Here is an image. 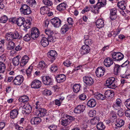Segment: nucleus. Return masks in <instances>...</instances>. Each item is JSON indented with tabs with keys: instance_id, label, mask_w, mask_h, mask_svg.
<instances>
[{
	"instance_id": "1",
	"label": "nucleus",
	"mask_w": 130,
	"mask_h": 130,
	"mask_svg": "<svg viewBox=\"0 0 130 130\" xmlns=\"http://www.w3.org/2000/svg\"><path fill=\"white\" fill-rule=\"evenodd\" d=\"M106 85L109 88L113 89L117 86V81L113 77L108 78L106 81Z\"/></svg>"
},
{
	"instance_id": "2",
	"label": "nucleus",
	"mask_w": 130,
	"mask_h": 130,
	"mask_svg": "<svg viewBox=\"0 0 130 130\" xmlns=\"http://www.w3.org/2000/svg\"><path fill=\"white\" fill-rule=\"evenodd\" d=\"M20 10L21 13L24 15L29 14L32 12L30 7L26 4H22Z\"/></svg>"
},
{
	"instance_id": "3",
	"label": "nucleus",
	"mask_w": 130,
	"mask_h": 130,
	"mask_svg": "<svg viewBox=\"0 0 130 130\" xmlns=\"http://www.w3.org/2000/svg\"><path fill=\"white\" fill-rule=\"evenodd\" d=\"M111 55L113 60L115 61H120L122 60L124 57L123 54L119 52H112Z\"/></svg>"
},
{
	"instance_id": "4",
	"label": "nucleus",
	"mask_w": 130,
	"mask_h": 130,
	"mask_svg": "<svg viewBox=\"0 0 130 130\" xmlns=\"http://www.w3.org/2000/svg\"><path fill=\"white\" fill-rule=\"evenodd\" d=\"M51 22L54 27L58 28L61 26L62 22L58 18L55 17L51 20Z\"/></svg>"
},
{
	"instance_id": "5",
	"label": "nucleus",
	"mask_w": 130,
	"mask_h": 130,
	"mask_svg": "<svg viewBox=\"0 0 130 130\" xmlns=\"http://www.w3.org/2000/svg\"><path fill=\"white\" fill-rule=\"evenodd\" d=\"M43 83L47 85H52L53 83V80L52 77L48 76H44L42 78Z\"/></svg>"
},
{
	"instance_id": "6",
	"label": "nucleus",
	"mask_w": 130,
	"mask_h": 130,
	"mask_svg": "<svg viewBox=\"0 0 130 130\" xmlns=\"http://www.w3.org/2000/svg\"><path fill=\"white\" fill-rule=\"evenodd\" d=\"M31 31V37L34 39H36L39 35V30L36 27L32 28Z\"/></svg>"
},
{
	"instance_id": "7",
	"label": "nucleus",
	"mask_w": 130,
	"mask_h": 130,
	"mask_svg": "<svg viewBox=\"0 0 130 130\" xmlns=\"http://www.w3.org/2000/svg\"><path fill=\"white\" fill-rule=\"evenodd\" d=\"M105 72V69L103 67H99L96 69L95 73L96 76L99 77H101L104 74Z\"/></svg>"
},
{
	"instance_id": "8",
	"label": "nucleus",
	"mask_w": 130,
	"mask_h": 130,
	"mask_svg": "<svg viewBox=\"0 0 130 130\" xmlns=\"http://www.w3.org/2000/svg\"><path fill=\"white\" fill-rule=\"evenodd\" d=\"M86 106L83 105H78L74 108V112L76 113H81L83 112L85 110Z\"/></svg>"
},
{
	"instance_id": "9",
	"label": "nucleus",
	"mask_w": 130,
	"mask_h": 130,
	"mask_svg": "<svg viewBox=\"0 0 130 130\" xmlns=\"http://www.w3.org/2000/svg\"><path fill=\"white\" fill-rule=\"evenodd\" d=\"M83 81L84 83L88 86L91 85L94 83L93 79L90 77L86 76L84 77Z\"/></svg>"
},
{
	"instance_id": "10",
	"label": "nucleus",
	"mask_w": 130,
	"mask_h": 130,
	"mask_svg": "<svg viewBox=\"0 0 130 130\" xmlns=\"http://www.w3.org/2000/svg\"><path fill=\"white\" fill-rule=\"evenodd\" d=\"M23 77L22 75L17 76L15 77L13 80L14 84L15 85H20L23 82Z\"/></svg>"
},
{
	"instance_id": "11",
	"label": "nucleus",
	"mask_w": 130,
	"mask_h": 130,
	"mask_svg": "<svg viewBox=\"0 0 130 130\" xmlns=\"http://www.w3.org/2000/svg\"><path fill=\"white\" fill-rule=\"evenodd\" d=\"M80 51L82 55L86 54L90 52V48L89 46L84 45L81 47Z\"/></svg>"
},
{
	"instance_id": "12",
	"label": "nucleus",
	"mask_w": 130,
	"mask_h": 130,
	"mask_svg": "<svg viewBox=\"0 0 130 130\" xmlns=\"http://www.w3.org/2000/svg\"><path fill=\"white\" fill-rule=\"evenodd\" d=\"M126 107L129 110H126L125 112V116L127 117H130V98L127 99L124 102Z\"/></svg>"
},
{
	"instance_id": "13",
	"label": "nucleus",
	"mask_w": 130,
	"mask_h": 130,
	"mask_svg": "<svg viewBox=\"0 0 130 130\" xmlns=\"http://www.w3.org/2000/svg\"><path fill=\"white\" fill-rule=\"evenodd\" d=\"M114 93L113 91L111 90H106L104 93L105 99L106 98L110 99L113 97L114 95Z\"/></svg>"
},
{
	"instance_id": "14",
	"label": "nucleus",
	"mask_w": 130,
	"mask_h": 130,
	"mask_svg": "<svg viewBox=\"0 0 130 130\" xmlns=\"http://www.w3.org/2000/svg\"><path fill=\"white\" fill-rule=\"evenodd\" d=\"M41 82L38 80L35 79L33 80L31 84V87L32 88L38 89L41 86Z\"/></svg>"
},
{
	"instance_id": "15",
	"label": "nucleus",
	"mask_w": 130,
	"mask_h": 130,
	"mask_svg": "<svg viewBox=\"0 0 130 130\" xmlns=\"http://www.w3.org/2000/svg\"><path fill=\"white\" fill-rule=\"evenodd\" d=\"M24 109L22 111V112L25 114L29 113L32 110V108L30 105L29 104L25 105L23 107Z\"/></svg>"
},
{
	"instance_id": "16",
	"label": "nucleus",
	"mask_w": 130,
	"mask_h": 130,
	"mask_svg": "<svg viewBox=\"0 0 130 130\" xmlns=\"http://www.w3.org/2000/svg\"><path fill=\"white\" fill-rule=\"evenodd\" d=\"M57 54L56 52L55 51L51 50L50 52H48L47 54L48 57L51 58V61H53L56 59V57Z\"/></svg>"
},
{
	"instance_id": "17",
	"label": "nucleus",
	"mask_w": 130,
	"mask_h": 130,
	"mask_svg": "<svg viewBox=\"0 0 130 130\" xmlns=\"http://www.w3.org/2000/svg\"><path fill=\"white\" fill-rule=\"evenodd\" d=\"M39 117H35L31 119V123L32 125H37L41 122V120Z\"/></svg>"
},
{
	"instance_id": "18",
	"label": "nucleus",
	"mask_w": 130,
	"mask_h": 130,
	"mask_svg": "<svg viewBox=\"0 0 130 130\" xmlns=\"http://www.w3.org/2000/svg\"><path fill=\"white\" fill-rule=\"evenodd\" d=\"M104 62V65L106 67H109L113 64V62L112 59L108 57L105 59Z\"/></svg>"
},
{
	"instance_id": "19",
	"label": "nucleus",
	"mask_w": 130,
	"mask_h": 130,
	"mask_svg": "<svg viewBox=\"0 0 130 130\" xmlns=\"http://www.w3.org/2000/svg\"><path fill=\"white\" fill-rule=\"evenodd\" d=\"M58 83L63 82L66 79V76L63 74L58 75L55 77Z\"/></svg>"
},
{
	"instance_id": "20",
	"label": "nucleus",
	"mask_w": 130,
	"mask_h": 130,
	"mask_svg": "<svg viewBox=\"0 0 130 130\" xmlns=\"http://www.w3.org/2000/svg\"><path fill=\"white\" fill-rule=\"evenodd\" d=\"M121 105V100L120 99H117L116 103L113 104V107L115 109L117 110L120 108Z\"/></svg>"
},
{
	"instance_id": "21",
	"label": "nucleus",
	"mask_w": 130,
	"mask_h": 130,
	"mask_svg": "<svg viewBox=\"0 0 130 130\" xmlns=\"http://www.w3.org/2000/svg\"><path fill=\"white\" fill-rule=\"evenodd\" d=\"M37 112L38 113L37 116L40 117L45 116L46 113V110L43 108H39L37 111Z\"/></svg>"
},
{
	"instance_id": "22",
	"label": "nucleus",
	"mask_w": 130,
	"mask_h": 130,
	"mask_svg": "<svg viewBox=\"0 0 130 130\" xmlns=\"http://www.w3.org/2000/svg\"><path fill=\"white\" fill-rule=\"evenodd\" d=\"M18 114V110L17 109H14L10 111V117L12 119L16 118Z\"/></svg>"
},
{
	"instance_id": "23",
	"label": "nucleus",
	"mask_w": 130,
	"mask_h": 130,
	"mask_svg": "<svg viewBox=\"0 0 130 130\" xmlns=\"http://www.w3.org/2000/svg\"><path fill=\"white\" fill-rule=\"evenodd\" d=\"M49 41L46 38L43 37L40 41L41 44L44 47L47 46L49 44Z\"/></svg>"
},
{
	"instance_id": "24",
	"label": "nucleus",
	"mask_w": 130,
	"mask_h": 130,
	"mask_svg": "<svg viewBox=\"0 0 130 130\" xmlns=\"http://www.w3.org/2000/svg\"><path fill=\"white\" fill-rule=\"evenodd\" d=\"M96 105V102L95 99H91L89 100L87 104V105L90 108L94 107Z\"/></svg>"
},
{
	"instance_id": "25",
	"label": "nucleus",
	"mask_w": 130,
	"mask_h": 130,
	"mask_svg": "<svg viewBox=\"0 0 130 130\" xmlns=\"http://www.w3.org/2000/svg\"><path fill=\"white\" fill-rule=\"evenodd\" d=\"M103 20L101 19H98L96 22V25L97 27L99 28H101L104 25Z\"/></svg>"
},
{
	"instance_id": "26",
	"label": "nucleus",
	"mask_w": 130,
	"mask_h": 130,
	"mask_svg": "<svg viewBox=\"0 0 130 130\" xmlns=\"http://www.w3.org/2000/svg\"><path fill=\"white\" fill-rule=\"evenodd\" d=\"M117 6L119 8L123 10L126 8V4L125 1H122L118 3Z\"/></svg>"
},
{
	"instance_id": "27",
	"label": "nucleus",
	"mask_w": 130,
	"mask_h": 130,
	"mask_svg": "<svg viewBox=\"0 0 130 130\" xmlns=\"http://www.w3.org/2000/svg\"><path fill=\"white\" fill-rule=\"evenodd\" d=\"M20 57L18 56L13 58L12 59V63L14 66H16L19 65L20 63Z\"/></svg>"
},
{
	"instance_id": "28",
	"label": "nucleus",
	"mask_w": 130,
	"mask_h": 130,
	"mask_svg": "<svg viewBox=\"0 0 130 130\" xmlns=\"http://www.w3.org/2000/svg\"><path fill=\"white\" fill-rule=\"evenodd\" d=\"M25 19L23 17H20L17 19L16 23L19 26H21L23 24Z\"/></svg>"
},
{
	"instance_id": "29",
	"label": "nucleus",
	"mask_w": 130,
	"mask_h": 130,
	"mask_svg": "<svg viewBox=\"0 0 130 130\" xmlns=\"http://www.w3.org/2000/svg\"><path fill=\"white\" fill-rule=\"evenodd\" d=\"M8 44L7 46L8 50H10L13 49L15 46V43L12 41H9Z\"/></svg>"
},
{
	"instance_id": "30",
	"label": "nucleus",
	"mask_w": 130,
	"mask_h": 130,
	"mask_svg": "<svg viewBox=\"0 0 130 130\" xmlns=\"http://www.w3.org/2000/svg\"><path fill=\"white\" fill-rule=\"evenodd\" d=\"M6 36L7 41H12L14 40L13 32H10L7 33Z\"/></svg>"
},
{
	"instance_id": "31",
	"label": "nucleus",
	"mask_w": 130,
	"mask_h": 130,
	"mask_svg": "<svg viewBox=\"0 0 130 130\" xmlns=\"http://www.w3.org/2000/svg\"><path fill=\"white\" fill-rule=\"evenodd\" d=\"M81 87L80 84H76L74 85L73 87V91L75 93L79 92L80 90V88Z\"/></svg>"
},
{
	"instance_id": "32",
	"label": "nucleus",
	"mask_w": 130,
	"mask_h": 130,
	"mask_svg": "<svg viewBox=\"0 0 130 130\" xmlns=\"http://www.w3.org/2000/svg\"><path fill=\"white\" fill-rule=\"evenodd\" d=\"M94 95V97L98 100H105L104 95L101 94L97 93H95Z\"/></svg>"
},
{
	"instance_id": "33",
	"label": "nucleus",
	"mask_w": 130,
	"mask_h": 130,
	"mask_svg": "<svg viewBox=\"0 0 130 130\" xmlns=\"http://www.w3.org/2000/svg\"><path fill=\"white\" fill-rule=\"evenodd\" d=\"M106 5V3H103L101 1H100V2H99V1L98 0V2L96 4L95 6H93V7L94 9H95L97 7L98 9H99L101 7H103Z\"/></svg>"
},
{
	"instance_id": "34",
	"label": "nucleus",
	"mask_w": 130,
	"mask_h": 130,
	"mask_svg": "<svg viewBox=\"0 0 130 130\" xmlns=\"http://www.w3.org/2000/svg\"><path fill=\"white\" fill-rule=\"evenodd\" d=\"M124 122L121 119H118L116 120V125L117 127H120L122 126L124 124Z\"/></svg>"
},
{
	"instance_id": "35",
	"label": "nucleus",
	"mask_w": 130,
	"mask_h": 130,
	"mask_svg": "<svg viewBox=\"0 0 130 130\" xmlns=\"http://www.w3.org/2000/svg\"><path fill=\"white\" fill-rule=\"evenodd\" d=\"M20 102L25 103L27 102L29 100L28 97L26 95H24L20 97L19 99Z\"/></svg>"
},
{
	"instance_id": "36",
	"label": "nucleus",
	"mask_w": 130,
	"mask_h": 130,
	"mask_svg": "<svg viewBox=\"0 0 130 130\" xmlns=\"http://www.w3.org/2000/svg\"><path fill=\"white\" fill-rule=\"evenodd\" d=\"M66 7V4L64 3H61L57 7V9L60 11L64 10Z\"/></svg>"
},
{
	"instance_id": "37",
	"label": "nucleus",
	"mask_w": 130,
	"mask_h": 130,
	"mask_svg": "<svg viewBox=\"0 0 130 130\" xmlns=\"http://www.w3.org/2000/svg\"><path fill=\"white\" fill-rule=\"evenodd\" d=\"M121 67L118 64H116L114 67V74L116 75H118V73L120 72L121 70Z\"/></svg>"
},
{
	"instance_id": "38",
	"label": "nucleus",
	"mask_w": 130,
	"mask_h": 130,
	"mask_svg": "<svg viewBox=\"0 0 130 130\" xmlns=\"http://www.w3.org/2000/svg\"><path fill=\"white\" fill-rule=\"evenodd\" d=\"M47 65L45 62L43 61L39 62V64L38 66V67L40 69H44V68H47Z\"/></svg>"
},
{
	"instance_id": "39",
	"label": "nucleus",
	"mask_w": 130,
	"mask_h": 130,
	"mask_svg": "<svg viewBox=\"0 0 130 130\" xmlns=\"http://www.w3.org/2000/svg\"><path fill=\"white\" fill-rule=\"evenodd\" d=\"M13 34L14 40L20 39L22 37V36L17 31L14 32Z\"/></svg>"
},
{
	"instance_id": "40",
	"label": "nucleus",
	"mask_w": 130,
	"mask_h": 130,
	"mask_svg": "<svg viewBox=\"0 0 130 130\" xmlns=\"http://www.w3.org/2000/svg\"><path fill=\"white\" fill-rule=\"evenodd\" d=\"M97 128L98 130H104L105 128V126L102 122H100L97 124Z\"/></svg>"
},
{
	"instance_id": "41",
	"label": "nucleus",
	"mask_w": 130,
	"mask_h": 130,
	"mask_svg": "<svg viewBox=\"0 0 130 130\" xmlns=\"http://www.w3.org/2000/svg\"><path fill=\"white\" fill-rule=\"evenodd\" d=\"M69 29L68 26L66 24H64L61 28V32L62 34H64Z\"/></svg>"
},
{
	"instance_id": "42",
	"label": "nucleus",
	"mask_w": 130,
	"mask_h": 130,
	"mask_svg": "<svg viewBox=\"0 0 130 130\" xmlns=\"http://www.w3.org/2000/svg\"><path fill=\"white\" fill-rule=\"evenodd\" d=\"M23 26L26 29H28L30 27V24L29 21L28 20L26 21L25 20L23 24Z\"/></svg>"
},
{
	"instance_id": "43",
	"label": "nucleus",
	"mask_w": 130,
	"mask_h": 130,
	"mask_svg": "<svg viewBox=\"0 0 130 130\" xmlns=\"http://www.w3.org/2000/svg\"><path fill=\"white\" fill-rule=\"evenodd\" d=\"M32 66H30L26 70V74L27 76L29 77H30L31 75V73L32 71Z\"/></svg>"
},
{
	"instance_id": "44",
	"label": "nucleus",
	"mask_w": 130,
	"mask_h": 130,
	"mask_svg": "<svg viewBox=\"0 0 130 130\" xmlns=\"http://www.w3.org/2000/svg\"><path fill=\"white\" fill-rule=\"evenodd\" d=\"M8 20L7 17L5 15H4L0 19V22L2 23H6Z\"/></svg>"
},
{
	"instance_id": "45",
	"label": "nucleus",
	"mask_w": 130,
	"mask_h": 130,
	"mask_svg": "<svg viewBox=\"0 0 130 130\" xmlns=\"http://www.w3.org/2000/svg\"><path fill=\"white\" fill-rule=\"evenodd\" d=\"M47 38L50 42H54L56 40V38L53 37L52 34L48 35Z\"/></svg>"
},
{
	"instance_id": "46",
	"label": "nucleus",
	"mask_w": 130,
	"mask_h": 130,
	"mask_svg": "<svg viewBox=\"0 0 130 130\" xmlns=\"http://www.w3.org/2000/svg\"><path fill=\"white\" fill-rule=\"evenodd\" d=\"M5 68V65L3 62H0V73H3Z\"/></svg>"
},
{
	"instance_id": "47",
	"label": "nucleus",
	"mask_w": 130,
	"mask_h": 130,
	"mask_svg": "<svg viewBox=\"0 0 130 130\" xmlns=\"http://www.w3.org/2000/svg\"><path fill=\"white\" fill-rule=\"evenodd\" d=\"M42 1L45 5L48 6H51L53 5L52 2L49 0H43Z\"/></svg>"
},
{
	"instance_id": "48",
	"label": "nucleus",
	"mask_w": 130,
	"mask_h": 130,
	"mask_svg": "<svg viewBox=\"0 0 130 130\" xmlns=\"http://www.w3.org/2000/svg\"><path fill=\"white\" fill-rule=\"evenodd\" d=\"M100 120L99 118L98 117H96L92 119L91 121L93 124H95L98 123Z\"/></svg>"
},
{
	"instance_id": "49",
	"label": "nucleus",
	"mask_w": 130,
	"mask_h": 130,
	"mask_svg": "<svg viewBox=\"0 0 130 130\" xmlns=\"http://www.w3.org/2000/svg\"><path fill=\"white\" fill-rule=\"evenodd\" d=\"M93 42L91 39H85L84 42L85 44V45L89 46Z\"/></svg>"
},
{
	"instance_id": "50",
	"label": "nucleus",
	"mask_w": 130,
	"mask_h": 130,
	"mask_svg": "<svg viewBox=\"0 0 130 130\" xmlns=\"http://www.w3.org/2000/svg\"><path fill=\"white\" fill-rule=\"evenodd\" d=\"M69 121V120L68 119H66L64 120H63V119H62V120L61 121V123L62 125L64 126H66L70 123Z\"/></svg>"
},
{
	"instance_id": "51",
	"label": "nucleus",
	"mask_w": 130,
	"mask_h": 130,
	"mask_svg": "<svg viewBox=\"0 0 130 130\" xmlns=\"http://www.w3.org/2000/svg\"><path fill=\"white\" fill-rule=\"evenodd\" d=\"M110 117L111 119L113 120V121H115L117 118L116 115L114 112H111L110 113Z\"/></svg>"
},
{
	"instance_id": "52",
	"label": "nucleus",
	"mask_w": 130,
	"mask_h": 130,
	"mask_svg": "<svg viewBox=\"0 0 130 130\" xmlns=\"http://www.w3.org/2000/svg\"><path fill=\"white\" fill-rule=\"evenodd\" d=\"M23 39L25 41H28L30 40V35L27 34L25 35L23 38Z\"/></svg>"
},
{
	"instance_id": "53",
	"label": "nucleus",
	"mask_w": 130,
	"mask_h": 130,
	"mask_svg": "<svg viewBox=\"0 0 130 130\" xmlns=\"http://www.w3.org/2000/svg\"><path fill=\"white\" fill-rule=\"evenodd\" d=\"M57 67L55 65H52L50 68V70L52 72H55L57 70Z\"/></svg>"
},
{
	"instance_id": "54",
	"label": "nucleus",
	"mask_w": 130,
	"mask_h": 130,
	"mask_svg": "<svg viewBox=\"0 0 130 130\" xmlns=\"http://www.w3.org/2000/svg\"><path fill=\"white\" fill-rule=\"evenodd\" d=\"M63 64L64 65L66 66L67 67H69L70 66L71 64V62L69 59H67L66 61L63 62Z\"/></svg>"
},
{
	"instance_id": "55",
	"label": "nucleus",
	"mask_w": 130,
	"mask_h": 130,
	"mask_svg": "<svg viewBox=\"0 0 130 130\" xmlns=\"http://www.w3.org/2000/svg\"><path fill=\"white\" fill-rule=\"evenodd\" d=\"M6 58L5 55H2L0 57V62H4L6 60Z\"/></svg>"
},
{
	"instance_id": "56",
	"label": "nucleus",
	"mask_w": 130,
	"mask_h": 130,
	"mask_svg": "<svg viewBox=\"0 0 130 130\" xmlns=\"http://www.w3.org/2000/svg\"><path fill=\"white\" fill-rule=\"evenodd\" d=\"M96 111L94 110H91L89 112V115L90 117H93L95 114Z\"/></svg>"
},
{
	"instance_id": "57",
	"label": "nucleus",
	"mask_w": 130,
	"mask_h": 130,
	"mask_svg": "<svg viewBox=\"0 0 130 130\" xmlns=\"http://www.w3.org/2000/svg\"><path fill=\"white\" fill-rule=\"evenodd\" d=\"M116 12L117 10L115 8H114L112 9H111L110 11V15H116Z\"/></svg>"
},
{
	"instance_id": "58",
	"label": "nucleus",
	"mask_w": 130,
	"mask_h": 130,
	"mask_svg": "<svg viewBox=\"0 0 130 130\" xmlns=\"http://www.w3.org/2000/svg\"><path fill=\"white\" fill-rule=\"evenodd\" d=\"M79 98L80 100H84L86 99V96L85 94H83L79 95Z\"/></svg>"
},
{
	"instance_id": "59",
	"label": "nucleus",
	"mask_w": 130,
	"mask_h": 130,
	"mask_svg": "<svg viewBox=\"0 0 130 130\" xmlns=\"http://www.w3.org/2000/svg\"><path fill=\"white\" fill-rule=\"evenodd\" d=\"M48 127L50 130H56L57 126L55 125H52L48 126Z\"/></svg>"
},
{
	"instance_id": "60",
	"label": "nucleus",
	"mask_w": 130,
	"mask_h": 130,
	"mask_svg": "<svg viewBox=\"0 0 130 130\" xmlns=\"http://www.w3.org/2000/svg\"><path fill=\"white\" fill-rule=\"evenodd\" d=\"M45 32L46 34L48 36L50 34H53L52 30L49 29H46L45 30Z\"/></svg>"
},
{
	"instance_id": "61",
	"label": "nucleus",
	"mask_w": 130,
	"mask_h": 130,
	"mask_svg": "<svg viewBox=\"0 0 130 130\" xmlns=\"http://www.w3.org/2000/svg\"><path fill=\"white\" fill-rule=\"evenodd\" d=\"M124 113L122 112V110L120 109L118 111L117 114L119 117H122L124 115Z\"/></svg>"
},
{
	"instance_id": "62",
	"label": "nucleus",
	"mask_w": 130,
	"mask_h": 130,
	"mask_svg": "<svg viewBox=\"0 0 130 130\" xmlns=\"http://www.w3.org/2000/svg\"><path fill=\"white\" fill-rule=\"evenodd\" d=\"M67 21L69 25H72L73 24V22L71 18H68L67 19Z\"/></svg>"
},
{
	"instance_id": "63",
	"label": "nucleus",
	"mask_w": 130,
	"mask_h": 130,
	"mask_svg": "<svg viewBox=\"0 0 130 130\" xmlns=\"http://www.w3.org/2000/svg\"><path fill=\"white\" fill-rule=\"evenodd\" d=\"M28 3L32 6L35 5L36 4V2L35 0H29L28 1Z\"/></svg>"
},
{
	"instance_id": "64",
	"label": "nucleus",
	"mask_w": 130,
	"mask_h": 130,
	"mask_svg": "<svg viewBox=\"0 0 130 130\" xmlns=\"http://www.w3.org/2000/svg\"><path fill=\"white\" fill-rule=\"evenodd\" d=\"M55 105H57L58 106H60V105L61 102H60L59 100L56 99L54 101Z\"/></svg>"
}]
</instances>
